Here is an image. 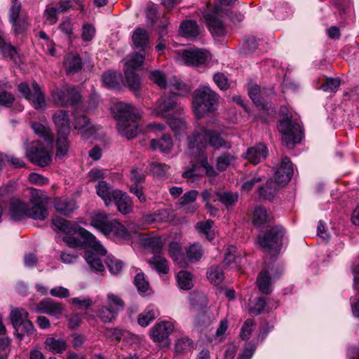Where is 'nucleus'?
<instances>
[{"instance_id":"obj_4","label":"nucleus","mask_w":359,"mask_h":359,"mask_svg":"<svg viewBox=\"0 0 359 359\" xmlns=\"http://www.w3.org/2000/svg\"><path fill=\"white\" fill-rule=\"evenodd\" d=\"M217 128L210 126V121L206 126L196 127L194 133L188 137V149L189 154L205 153V149L208 145L215 149L221 148L229 149L231 144L226 141L222 135V126L216 123Z\"/></svg>"},{"instance_id":"obj_27","label":"nucleus","mask_w":359,"mask_h":359,"mask_svg":"<svg viewBox=\"0 0 359 359\" xmlns=\"http://www.w3.org/2000/svg\"><path fill=\"white\" fill-rule=\"evenodd\" d=\"M268 155L266 147L263 144H258L249 148L245 154V157L250 162L256 165L262 159H265Z\"/></svg>"},{"instance_id":"obj_35","label":"nucleus","mask_w":359,"mask_h":359,"mask_svg":"<svg viewBox=\"0 0 359 359\" xmlns=\"http://www.w3.org/2000/svg\"><path fill=\"white\" fill-rule=\"evenodd\" d=\"M257 285L259 291L263 294H269L271 292V276L267 271L262 270L259 273L257 280Z\"/></svg>"},{"instance_id":"obj_64","label":"nucleus","mask_w":359,"mask_h":359,"mask_svg":"<svg viewBox=\"0 0 359 359\" xmlns=\"http://www.w3.org/2000/svg\"><path fill=\"white\" fill-rule=\"evenodd\" d=\"M213 80L221 90H226L229 87L228 79L222 73L215 74L213 76Z\"/></svg>"},{"instance_id":"obj_36","label":"nucleus","mask_w":359,"mask_h":359,"mask_svg":"<svg viewBox=\"0 0 359 359\" xmlns=\"http://www.w3.org/2000/svg\"><path fill=\"white\" fill-rule=\"evenodd\" d=\"M281 187L275 181H267L264 187H261L259 189V195L260 197L264 198L267 200H272L277 191Z\"/></svg>"},{"instance_id":"obj_29","label":"nucleus","mask_w":359,"mask_h":359,"mask_svg":"<svg viewBox=\"0 0 359 359\" xmlns=\"http://www.w3.org/2000/svg\"><path fill=\"white\" fill-rule=\"evenodd\" d=\"M97 195L104 201L105 205L108 206L111 203L114 198L115 190L105 181H100L96 186Z\"/></svg>"},{"instance_id":"obj_18","label":"nucleus","mask_w":359,"mask_h":359,"mask_svg":"<svg viewBox=\"0 0 359 359\" xmlns=\"http://www.w3.org/2000/svg\"><path fill=\"white\" fill-rule=\"evenodd\" d=\"M51 95L53 102L62 107L76 104L80 100L79 93L70 85H67L61 89L54 90Z\"/></svg>"},{"instance_id":"obj_33","label":"nucleus","mask_w":359,"mask_h":359,"mask_svg":"<svg viewBox=\"0 0 359 359\" xmlns=\"http://www.w3.org/2000/svg\"><path fill=\"white\" fill-rule=\"evenodd\" d=\"M150 147L153 150H160L163 153H170L172 147V140L170 135H163L159 140H151Z\"/></svg>"},{"instance_id":"obj_30","label":"nucleus","mask_w":359,"mask_h":359,"mask_svg":"<svg viewBox=\"0 0 359 359\" xmlns=\"http://www.w3.org/2000/svg\"><path fill=\"white\" fill-rule=\"evenodd\" d=\"M215 199L213 201H218L226 208L234 206L238 201V194L229 191H219L215 192Z\"/></svg>"},{"instance_id":"obj_41","label":"nucleus","mask_w":359,"mask_h":359,"mask_svg":"<svg viewBox=\"0 0 359 359\" xmlns=\"http://www.w3.org/2000/svg\"><path fill=\"white\" fill-rule=\"evenodd\" d=\"M193 348V341L187 337L177 339L175 344V353L177 355L185 354L191 351Z\"/></svg>"},{"instance_id":"obj_19","label":"nucleus","mask_w":359,"mask_h":359,"mask_svg":"<svg viewBox=\"0 0 359 359\" xmlns=\"http://www.w3.org/2000/svg\"><path fill=\"white\" fill-rule=\"evenodd\" d=\"M293 175V166L291 161L287 157L282 159L280 167L275 172L274 181L280 187L287 184Z\"/></svg>"},{"instance_id":"obj_40","label":"nucleus","mask_w":359,"mask_h":359,"mask_svg":"<svg viewBox=\"0 0 359 359\" xmlns=\"http://www.w3.org/2000/svg\"><path fill=\"white\" fill-rule=\"evenodd\" d=\"M180 34L189 39H194L201 34V28L198 24H181Z\"/></svg>"},{"instance_id":"obj_15","label":"nucleus","mask_w":359,"mask_h":359,"mask_svg":"<svg viewBox=\"0 0 359 359\" xmlns=\"http://www.w3.org/2000/svg\"><path fill=\"white\" fill-rule=\"evenodd\" d=\"M193 156L196 163L192 165V168L183 172L182 177L194 182L196 179L200 177L202 174L197 172V167L200 166L203 168L206 175L208 176H215L217 175L214 168L209 165L208 162V156L205 153L200 152L195 154H189Z\"/></svg>"},{"instance_id":"obj_38","label":"nucleus","mask_w":359,"mask_h":359,"mask_svg":"<svg viewBox=\"0 0 359 359\" xmlns=\"http://www.w3.org/2000/svg\"><path fill=\"white\" fill-rule=\"evenodd\" d=\"M277 307V303L276 302L273 305L271 306V300L269 299L266 302L264 297H258L255 303L250 307V312L254 315H259L263 311L266 310L269 311L273 308Z\"/></svg>"},{"instance_id":"obj_54","label":"nucleus","mask_w":359,"mask_h":359,"mask_svg":"<svg viewBox=\"0 0 359 359\" xmlns=\"http://www.w3.org/2000/svg\"><path fill=\"white\" fill-rule=\"evenodd\" d=\"M170 167L164 163H152L151 164V171L154 176L157 177H164L168 172Z\"/></svg>"},{"instance_id":"obj_17","label":"nucleus","mask_w":359,"mask_h":359,"mask_svg":"<svg viewBox=\"0 0 359 359\" xmlns=\"http://www.w3.org/2000/svg\"><path fill=\"white\" fill-rule=\"evenodd\" d=\"M26 155L32 163L41 167L48 165L51 161L50 154L39 141L32 142L27 147Z\"/></svg>"},{"instance_id":"obj_24","label":"nucleus","mask_w":359,"mask_h":359,"mask_svg":"<svg viewBox=\"0 0 359 359\" xmlns=\"http://www.w3.org/2000/svg\"><path fill=\"white\" fill-rule=\"evenodd\" d=\"M73 124L74 128L79 130L84 138H88L97 130L85 115H75Z\"/></svg>"},{"instance_id":"obj_7","label":"nucleus","mask_w":359,"mask_h":359,"mask_svg":"<svg viewBox=\"0 0 359 359\" xmlns=\"http://www.w3.org/2000/svg\"><path fill=\"white\" fill-rule=\"evenodd\" d=\"M219 95L209 86H201L195 90L192 101V111L198 119L206 114L217 110Z\"/></svg>"},{"instance_id":"obj_14","label":"nucleus","mask_w":359,"mask_h":359,"mask_svg":"<svg viewBox=\"0 0 359 359\" xmlns=\"http://www.w3.org/2000/svg\"><path fill=\"white\" fill-rule=\"evenodd\" d=\"M285 230L280 226L271 227L264 235L258 236V242L262 248L269 250L278 251L283 244Z\"/></svg>"},{"instance_id":"obj_62","label":"nucleus","mask_w":359,"mask_h":359,"mask_svg":"<svg viewBox=\"0 0 359 359\" xmlns=\"http://www.w3.org/2000/svg\"><path fill=\"white\" fill-rule=\"evenodd\" d=\"M253 325L254 323L252 320L248 319L245 320V322L244 323L243 325L241 327L240 334L241 337L243 340H248L250 338L252 331L253 330Z\"/></svg>"},{"instance_id":"obj_28","label":"nucleus","mask_w":359,"mask_h":359,"mask_svg":"<svg viewBox=\"0 0 359 359\" xmlns=\"http://www.w3.org/2000/svg\"><path fill=\"white\" fill-rule=\"evenodd\" d=\"M158 316V308L154 304H150L139 315L138 324L144 327H147Z\"/></svg>"},{"instance_id":"obj_21","label":"nucleus","mask_w":359,"mask_h":359,"mask_svg":"<svg viewBox=\"0 0 359 359\" xmlns=\"http://www.w3.org/2000/svg\"><path fill=\"white\" fill-rule=\"evenodd\" d=\"M134 47L140 51H147L151 48V41L149 32L142 28H136L132 35Z\"/></svg>"},{"instance_id":"obj_57","label":"nucleus","mask_w":359,"mask_h":359,"mask_svg":"<svg viewBox=\"0 0 359 359\" xmlns=\"http://www.w3.org/2000/svg\"><path fill=\"white\" fill-rule=\"evenodd\" d=\"M150 79L156 83L161 88H166L167 83L163 72L158 70L152 71L149 76Z\"/></svg>"},{"instance_id":"obj_50","label":"nucleus","mask_w":359,"mask_h":359,"mask_svg":"<svg viewBox=\"0 0 359 359\" xmlns=\"http://www.w3.org/2000/svg\"><path fill=\"white\" fill-rule=\"evenodd\" d=\"M269 219V215L265 208L259 206L255 209L253 213V222L256 225H262L266 222Z\"/></svg>"},{"instance_id":"obj_37","label":"nucleus","mask_w":359,"mask_h":359,"mask_svg":"<svg viewBox=\"0 0 359 359\" xmlns=\"http://www.w3.org/2000/svg\"><path fill=\"white\" fill-rule=\"evenodd\" d=\"M141 241L144 246L149 248L156 255L161 252L163 246V242L161 238L143 235Z\"/></svg>"},{"instance_id":"obj_25","label":"nucleus","mask_w":359,"mask_h":359,"mask_svg":"<svg viewBox=\"0 0 359 359\" xmlns=\"http://www.w3.org/2000/svg\"><path fill=\"white\" fill-rule=\"evenodd\" d=\"M64 308L61 303L51 299H46L40 302L36 306V311L46 313L50 316H57L60 315Z\"/></svg>"},{"instance_id":"obj_13","label":"nucleus","mask_w":359,"mask_h":359,"mask_svg":"<svg viewBox=\"0 0 359 359\" xmlns=\"http://www.w3.org/2000/svg\"><path fill=\"white\" fill-rule=\"evenodd\" d=\"M18 90L26 100L32 103L35 109L45 107V95L36 81H32L31 86L27 82L20 83Z\"/></svg>"},{"instance_id":"obj_56","label":"nucleus","mask_w":359,"mask_h":359,"mask_svg":"<svg viewBox=\"0 0 359 359\" xmlns=\"http://www.w3.org/2000/svg\"><path fill=\"white\" fill-rule=\"evenodd\" d=\"M161 13L158 11V8L154 4H149L147 6L146 10V18L149 22H156L160 20Z\"/></svg>"},{"instance_id":"obj_59","label":"nucleus","mask_w":359,"mask_h":359,"mask_svg":"<svg viewBox=\"0 0 359 359\" xmlns=\"http://www.w3.org/2000/svg\"><path fill=\"white\" fill-rule=\"evenodd\" d=\"M77 4L78 2L76 0L60 1L55 7L57 8V12L60 14L69 11L70 9L74 8Z\"/></svg>"},{"instance_id":"obj_2","label":"nucleus","mask_w":359,"mask_h":359,"mask_svg":"<svg viewBox=\"0 0 359 359\" xmlns=\"http://www.w3.org/2000/svg\"><path fill=\"white\" fill-rule=\"evenodd\" d=\"M169 93H164V95L156 103L154 109L155 113L167 119V123L176 135H181L187 129L186 120L183 117H173L175 114L181 116L184 113V108L177 102V96H184L189 93V88L177 81L175 83L170 84Z\"/></svg>"},{"instance_id":"obj_51","label":"nucleus","mask_w":359,"mask_h":359,"mask_svg":"<svg viewBox=\"0 0 359 359\" xmlns=\"http://www.w3.org/2000/svg\"><path fill=\"white\" fill-rule=\"evenodd\" d=\"M106 264L109 271L112 274H118L123 267V263L113 256H108L106 259Z\"/></svg>"},{"instance_id":"obj_48","label":"nucleus","mask_w":359,"mask_h":359,"mask_svg":"<svg viewBox=\"0 0 359 359\" xmlns=\"http://www.w3.org/2000/svg\"><path fill=\"white\" fill-rule=\"evenodd\" d=\"M203 255L202 246L198 243H194L190 245L187 250V256L190 262H195L198 261Z\"/></svg>"},{"instance_id":"obj_52","label":"nucleus","mask_w":359,"mask_h":359,"mask_svg":"<svg viewBox=\"0 0 359 359\" xmlns=\"http://www.w3.org/2000/svg\"><path fill=\"white\" fill-rule=\"evenodd\" d=\"M259 41L254 36H248L243 45V48L245 54H251L254 53L259 47Z\"/></svg>"},{"instance_id":"obj_10","label":"nucleus","mask_w":359,"mask_h":359,"mask_svg":"<svg viewBox=\"0 0 359 359\" xmlns=\"http://www.w3.org/2000/svg\"><path fill=\"white\" fill-rule=\"evenodd\" d=\"M28 312L20 308H15L10 313V319L16 337L22 340L24 335L32 336L36 334L33 323L28 320Z\"/></svg>"},{"instance_id":"obj_3","label":"nucleus","mask_w":359,"mask_h":359,"mask_svg":"<svg viewBox=\"0 0 359 359\" xmlns=\"http://www.w3.org/2000/svg\"><path fill=\"white\" fill-rule=\"evenodd\" d=\"M48 202V197L41 190L32 189L28 202H24L20 199L11 201L9 215L15 221H20L26 218L45 220L48 216V211L46 207Z\"/></svg>"},{"instance_id":"obj_20","label":"nucleus","mask_w":359,"mask_h":359,"mask_svg":"<svg viewBox=\"0 0 359 359\" xmlns=\"http://www.w3.org/2000/svg\"><path fill=\"white\" fill-rule=\"evenodd\" d=\"M168 218L169 214L167 210H158L151 214L143 215L138 220L137 226L139 229H145L154 223L165 222Z\"/></svg>"},{"instance_id":"obj_11","label":"nucleus","mask_w":359,"mask_h":359,"mask_svg":"<svg viewBox=\"0 0 359 359\" xmlns=\"http://www.w3.org/2000/svg\"><path fill=\"white\" fill-rule=\"evenodd\" d=\"M144 58V54L135 52L128 56L124 64V74L126 83L129 88L134 92H137L141 85V81L136 74V70L142 66Z\"/></svg>"},{"instance_id":"obj_5","label":"nucleus","mask_w":359,"mask_h":359,"mask_svg":"<svg viewBox=\"0 0 359 359\" xmlns=\"http://www.w3.org/2000/svg\"><path fill=\"white\" fill-rule=\"evenodd\" d=\"M112 114L117 121V129L120 135L128 139L137 134L138 118L141 111L130 104L118 102L112 108Z\"/></svg>"},{"instance_id":"obj_9","label":"nucleus","mask_w":359,"mask_h":359,"mask_svg":"<svg viewBox=\"0 0 359 359\" xmlns=\"http://www.w3.org/2000/svg\"><path fill=\"white\" fill-rule=\"evenodd\" d=\"M53 121L57 130V152L59 158L65 156L69 149L67 141L71 131L69 112L65 110H58L53 115Z\"/></svg>"},{"instance_id":"obj_12","label":"nucleus","mask_w":359,"mask_h":359,"mask_svg":"<svg viewBox=\"0 0 359 359\" xmlns=\"http://www.w3.org/2000/svg\"><path fill=\"white\" fill-rule=\"evenodd\" d=\"M124 306V301L119 296L109 293L106 297L105 304L98 310V316L104 323H112Z\"/></svg>"},{"instance_id":"obj_34","label":"nucleus","mask_w":359,"mask_h":359,"mask_svg":"<svg viewBox=\"0 0 359 359\" xmlns=\"http://www.w3.org/2000/svg\"><path fill=\"white\" fill-rule=\"evenodd\" d=\"M64 67L68 74H74L81 69V60L78 55L67 54L65 58Z\"/></svg>"},{"instance_id":"obj_42","label":"nucleus","mask_w":359,"mask_h":359,"mask_svg":"<svg viewBox=\"0 0 359 359\" xmlns=\"http://www.w3.org/2000/svg\"><path fill=\"white\" fill-rule=\"evenodd\" d=\"M45 344L48 350L55 353H61L67 348L66 341L61 338L48 337Z\"/></svg>"},{"instance_id":"obj_26","label":"nucleus","mask_w":359,"mask_h":359,"mask_svg":"<svg viewBox=\"0 0 359 359\" xmlns=\"http://www.w3.org/2000/svg\"><path fill=\"white\" fill-rule=\"evenodd\" d=\"M114 198L118 210L123 215L128 214L133 210V201L126 193L118 189H115Z\"/></svg>"},{"instance_id":"obj_47","label":"nucleus","mask_w":359,"mask_h":359,"mask_svg":"<svg viewBox=\"0 0 359 359\" xmlns=\"http://www.w3.org/2000/svg\"><path fill=\"white\" fill-rule=\"evenodd\" d=\"M177 280L180 288L189 290L193 286L192 275L186 271H180L177 274Z\"/></svg>"},{"instance_id":"obj_61","label":"nucleus","mask_w":359,"mask_h":359,"mask_svg":"<svg viewBox=\"0 0 359 359\" xmlns=\"http://www.w3.org/2000/svg\"><path fill=\"white\" fill-rule=\"evenodd\" d=\"M262 181V177L255 175L249 179H247L242 184L241 189L245 192H249L252 190L255 184Z\"/></svg>"},{"instance_id":"obj_1","label":"nucleus","mask_w":359,"mask_h":359,"mask_svg":"<svg viewBox=\"0 0 359 359\" xmlns=\"http://www.w3.org/2000/svg\"><path fill=\"white\" fill-rule=\"evenodd\" d=\"M53 224L60 231L66 234L62 240L69 248L91 249L86 251L84 257L92 271L100 273L104 271L101 256H104L107 250L93 233L59 217L53 219Z\"/></svg>"},{"instance_id":"obj_55","label":"nucleus","mask_w":359,"mask_h":359,"mask_svg":"<svg viewBox=\"0 0 359 359\" xmlns=\"http://www.w3.org/2000/svg\"><path fill=\"white\" fill-rule=\"evenodd\" d=\"M341 81L337 78H327L325 82L320 86V88L325 92H336L339 86Z\"/></svg>"},{"instance_id":"obj_31","label":"nucleus","mask_w":359,"mask_h":359,"mask_svg":"<svg viewBox=\"0 0 359 359\" xmlns=\"http://www.w3.org/2000/svg\"><path fill=\"white\" fill-rule=\"evenodd\" d=\"M54 207L59 213L68 215L72 213L76 208V203L71 198H59L55 202Z\"/></svg>"},{"instance_id":"obj_53","label":"nucleus","mask_w":359,"mask_h":359,"mask_svg":"<svg viewBox=\"0 0 359 359\" xmlns=\"http://www.w3.org/2000/svg\"><path fill=\"white\" fill-rule=\"evenodd\" d=\"M207 27L215 38L224 36L229 32L225 24H207Z\"/></svg>"},{"instance_id":"obj_63","label":"nucleus","mask_w":359,"mask_h":359,"mask_svg":"<svg viewBox=\"0 0 359 359\" xmlns=\"http://www.w3.org/2000/svg\"><path fill=\"white\" fill-rule=\"evenodd\" d=\"M198 196V192L196 190H191L186 192L180 198V205H187L188 203H196Z\"/></svg>"},{"instance_id":"obj_23","label":"nucleus","mask_w":359,"mask_h":359,"mask_svg":"<svg viewBox=\"0 0 359 359\" xmlns=\"http://www.w3.org/2000/svg\"><path fill=\"white\" fill-rule=\"evenodd\" d=\"M174 330L172 323L162 321L156 324L151 330V337L154 341L161 342L168 337Z\"/></svg>"},{"instance_id":"obj_43","label":"nucleus","mask_w":359,"mask_h":359,"mask_svg":"<svg viewBox=\"0 0 359 359\" xmlns=\"http://www.w3.org/2000/svg\"><path fill=\"white\" fill-rule=\"evenodd\" d=\"M149 264L159 273L165 274L168 272V264L167 260L162 256L155 255L149 259Z\"/></svg>"},{"instance_id":"obj_60","label":"nucleus","mask_w":359,"mask_h":359,"mask_svg":"<svg viewBox=\"0 0 359 359\" xmlns=\"http://www.w3.org/2000/svg\"><path fill=\"white\" fill-rule=\"evenodd\" d=\"M0 50L4 57L13 59L16 54V49L7 41L0 44Z\"/></svg>"},{"instance_id":"obj_39","label":"nucleus","mask_w":359,"mask_h":359,"mask_svg":"<svg viewBox=\"0 0 359 359\" xmlns=\"http://www.w3.org/2000/svg\"><path fill=\"white\" fill-rule=\"evenodd\" d=\"M265 93L264 90H261L259 86L257 84L252 83L249 85L248 94L251 100L257 106L264 107V95Z\"/></svg>"},{"instance_id":"obj_46","label":"nucleus","mask_w":359,"mask_h":359,"mask_svg":"<svg viewBox=\"0 0 359 359\" xmlns=\"http://www.w3.org/2000/svg\"><path fill=\"white\" fill-rule=\"evenodd\" d=\"M236 158L229 153H224L217 159V169L219 171L225 170L229 166L234 164Z\"/></svg>"},{"instance_id":"obj_6","label":"nucleus","mask_w":359,"mask_h":359,"mask_svg":"<svg viewBox=\"0 0 359 359\" xmlns=\"http://www.w3.org/2000/svg\"><path fill=\"white\" fill-rule=\"evenodd\" d=\"M90 225L104 236H113L117 238L129 240L130 234L128 229L117 219H111L104 212H97L91 217Z\"/></svg>"},{"instance_id":"obj_45","label":"nucleus","mask_w":359,"mask_h":359,"mask_svg":"<svg viewBox=\"0 0 359 359\" xmlns=\"http://www.w3.org/2000/svg\"><path fill=\"white\" fill-rule=\"evenodd\" d=\"M207 277L212 283L216 285H219L224 278L222 267L218 265L210 266L207 272Z\"/></svg>"},{"instance_id":"obj_32","label":"nucleus","mask_w":359,"mask_h":359,"mask_svg":"<svg viewBox=\"0 0 359 359\" xmlns=\"http://www.w3.org/2000/svg\"><path fill=\"white\" fill-rule=\"evenodd\" d=\"M102 83L109 89H117L120 87L122 76L120 73L112 71L105 72L102 77Z\"/></svg>"},{"instance_id":"obj_16","label":"nucleus","mask_w":359,"mask_h":359,"mask_svg":"<svg viewBox=\"0 0 359 359\" xmlns=\"http://www.w3.org/2000/svg\"><path fill=\"white\" fill-rule=\"evenodd\" d=\"M177 60L187 65L198 66L210 61L211 55L205 49L189 48L184 50L181 54L178 53Z\"/></svg>"},{"instance_id":"obj_22","label":"nucleus","mask_w":359,"mask_h":359,"mask_svg":"<svg viewBox=\"0 0 359 359\" xmlns=\"http://www.w3.org/2000/svg\"><path fill=\"white\" fill-rule=\"evenodd\" d=\"M245 262V258L241 256L236 246L231 245L226 249L223 262L226 266L238 269L241 268Z\"/></svg>"},{"instance_id":"obj_44","label":"nucleus","mask_w":359,"mask_h":359,"mask_svg":"<svg viewBox=\"0 0 359 359\" xmlns=\"http://www.w3.org/2000/svg\"><path fill=\"white\" fill-rule=\"evenodd\" d=\"M32 128L34 132L37 134L40 137H42L47 142H52L53 140V135L50 133V128L38 122H32Z\"/></svg>"},{"instance_id":"obj_49","label":"nucleus","mask_w":359,"mask_h":359,"mask_svg":"<svg viewBox=\"0 0 359 359\" xmlns=\"http://www.w3.org/2000/svg\"><path fill=\"white\" fill-rule=\"evenodd\" d=\"M212 225L213 222L212 220H207L198 222L196 226L199 233L204 235L208 240L212 241L214 238V233L212 231Z\"/></svg>"},{"instance_id":"obj_8","label":"nucleus","mask_w":359,"mask_h":359,"mask_svg":"<svg viewBox=\"0 0 359 359\" xmlns=\"http://www.w3.org/2000/svg\"><path fill=\"white\" fill-rule=\"evenodd\" d=\"M280 114L282 118L279 121L278 128L282 133L283 141L288 147L299 143L302 137L300 125L292 121L291 114L287 107H280Z\"/></svg>"},{"instance_id":"obj_58","label":"nucleus","mask_w":359,"mask_h":359,"mask_svg":"<svg viewBox=\"0 0 359 359\" xmlns=\"http://www.w3.org/2000/svg\"><path fill=\"white\" fill-rule=\"evenodd\" d=\"M168 252L175 262H178L183 259V255L181 252L180 245L177 242H172L170 243L168 247Z\"/></svg>"}]
</instances>
